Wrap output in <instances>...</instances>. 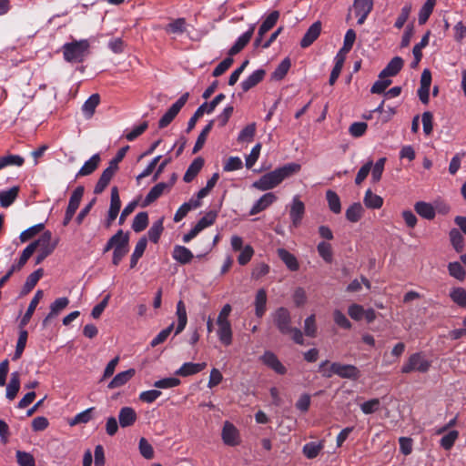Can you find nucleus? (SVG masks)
<instances>
[{"mask_svg":"<svg viewBox=\"0 0 466 466\" xmlns=\"http://www.w3.org/2000/svg\"><path fill=\"white\" fill-rule=\"evenodd\" d=\"M301 167L297 163H288L279 168L274 169L268 173H266L259 179L252 184V187L266 191L272 189L279 186L284 179L291 177L298 173Z\"/></svg>","mask_w":466,"mask_h":466,"instance_id":"nucleus-1","label":"nucleus"},{"mask_svg":"<svg viewBox=\"0 0 466 466\" xmlns=\"http://www.w3.org/2000/svg\"><path fill=\"white\" fill-rule=\"evenodd\" d=\"M273 322L280 333L289 334L292 339L299 345L304 343L303 333L298 328L291 327V316L287 308L279 307L271 314Z\"/></svg>","mask_w":466,"mask_h":466,"instance_id":"nucleus-2","label":"nucleus"},{"mask_svg":"<svg viewBox=\"0 0 466 466\" xmlns=\"http://www.w3.org/2000/svg\"><path fill=\"white\" fill-rule=\"evenodd\" d=\"M329 364L328 360L320 363L319 370L323 376L330 378L332 375H338L339 378L357 380L360 377V370L354 365L333 362L329 368L324 369Z\"/></svg>","mask_w":466,"mask_h":466,"instance_id":"nucleus-3","label":"nucleus"},{"mask_svg":"<svg viewBox=\"0 0 466 466\" xmlns=\"http://www.w3.org/2000/svg\"><path fill=\"white\" fill-rule=\"evenodd\" d=\"M90 44L87 39L73 41L63 46V54L69 63H81L89 53Z\"/></svg>","mask_w":466,"mask_h":466,"instance_id":"nucleus-4","label":"nucleus"},{"mask_svg":"<svg viewBox=\"0 0 466 466\" xmlns=\"http://www.w3.org/2000/svg\"><path fill=\"white\" fill-rule=\"evenodd\" d=\"M431 366V361L428 360L424 353L416 352L411 354L401 367V372L408 374L414 371L426 373Z\"/></svg>","mask_w":466,"mask_h":466,"instance_id":"nucleus-5","label":"nucleus"},{"mask_svg":"<svg viewBox=\"0 0 466 466\" xmlns=\"http://www.w3.org/2000/svg\"><path fill=\"white\" fill-rule=\"evenodd\" d=\"M189 97L188 93L183 94L163 115V116L159 119L158 127L159 128H164L167 127L173 119L177 116L181 108L185 106L187 99Z\"/></svg>","mask_w":466,"mask_h":466,"instance_id":"nucleus-6","label":"nucleus"},{"mask_svg":"<svg viewBox=\"0 0 466 466\" xmlns=\"http://www.w3.org/2000/svg\"><path fill=\"white\" fill-rule=\"evenodd\" d=\"M224 94H218L214 97V99L210 103H203L194 113V115L189 118L187 123V131H190L192 128H194L198 119L204 115V110L207 109V113L210 114L212 113L217 106L221 103L225 99Z\"/></svg>","mask_w":466,"mask_h":466,"instance_id":"nucleus-7","label":"nucleus"},{"mask_svg":"<svg viewBox=\"0 0 466 466\" xmlns=\"http://www.w3.org/2000/svg\"><path fill=\"white\" fill-rule=\"evenodd\" d=\"M31 245L34 246L35 251L37 249V251L43 252L44 254L49 256L55 250L57 245V240L53 241L52 233L46 230L37 240L33 241Z\"/></svg>","mask_w":466,"mask_h":466,"instance_id":"nucleus-8","label":"nucleus"},{"mask_svg":"<svg viewBox=\"0 0 466 466\" xmlns=\"http://www.w3.org/2000/svg\"><path fill=\"white\" fill-rule=\"evenodd\" d=\"M373 0H354L353 9L358 17V24L363 25L373 9Z\"/></svg>","mask_w":466,"mask_h":466,"instance_id":"nucleus-9","label":"nucleus"},{"mask_svg":"<svg viewBox=\"0 0 466 466\" xmlns=\"http://www.w3.org/2000/svg\"><path fill=\"white\" fill-rule=\"evenodd\" d=\"M221 438L223 442L228 446H237L240 442L238 429L228 421L224 423Z\"/></svg>","mask_w":466,"mask_h":466,"instance_id":"nucleus-10","label":"nucleus"},{"mask_svg":"<svg viewBox=\"0 0 466 466\" xmlns=\"http://www.w3.org/2000/svg\"><path fill=\"white\" fill-rule=\"evenodd\" d=\"M261 361L273 370L276 373L283 375L287 372L286 367L279 361L275 353L266 351L261 357Z\"/></svg>","mask_w":466,"mask_h":466,"instance_id":"nucleus-11","label":"nucleus"},{"mask_svg":"<svg viewBox=\"0 0 466 466\" xmlns=\"http://www.w3.org/2000/svg\"><path fill=\"white\" fill-rule=\"evenodd\" d=\"M216 324L218 340L226 347L231 345L233 340L231 322H216Z\"/></svg>","mask_w":466,"mask_h":466,"instance_id":"nucleus-12","label":"nucleus"},{"mask_svg":"<svg viewBox=\"0 0 466 466\" xmlns=\"http://www.w3.org/2000/svg\"><path fill=\"white\" fill-rule=\"evenodd\" d=\"M304 212V203L299 200L298 196H295L289 211L290 219L294 227H298L300 224Z\"/></svg>","mask_w":466,"mask_h":466,"instance_id":"nucleus-13","label":"nucleus"},{"mask_svg":"<svg viewBox=\"0 0 466 466\" xmlns=\"http://www.w3.org/2000/svg\"><path fill=\"white\" fill-rule=\"evenodd\" d=\"M255 30V25H251L249 29L242 34L236 41V43L230 47L228 50V55L230 56L238 54L250 41Z\"/></svg>","mask_w":466,"mask_h":466,"instance_id":"nucleus-14","label":"nucleus"},{"mask_svg":"<svg viewBox=\"0 0 466 466\" xmlns=\"http://www.w3.org/2000/svg\"><path fill=\"white\" fill-rule=\"evenodd\" d=\"M320 32L321 23L319 21L313 23L302 37L300 46L302 48L309 47L319 36Z\"/></svg>","mask_w":466,"mask_h":466,"instance_id":"nucleus-15","label":"nucleus"},{"mask_svg":"<svg viewBox=\"0 0 466 466\" xmlns=\"http://www.w3.org/2000/svg\"><path fill=\"white\" fill-rule=\"evenodd\" d=\"M137 420L136 410L131 407H123L118 413L119 425L122 428H127L135 424Z\"/></svg>","mask_w":466,"mask_h":466,"instance_id":"nucleus-16","label":"nucleus"},{"mask_svg":"<svg viewBox=\"0 0 466 466\" xmlns=\"http://www.w3.org/2000/svg\"><path fill=\"white\" fill-rule=\"evenodd\" d=\"M403 66V60L400 56L393 57L380 73L379 78H386L396 76Z\"/></svg>","mask_w":466,"mask_h":466,"instance_id":"nucleus-17","label":"nucleus"},{"mask_svg":"<svg viewBox=\"0 0 466 466\" xmlns=\"http://www.w3.org/2000/svg\"><path fill=\"white\" fill-rule=\"evenodd\" d=\"M207 366L206 362L202 363H193V362H185L178 370L175 371V375L181 377H187L194 374H197L202 371Z\"/></svg>","mask_w":466,"mask_h":466,"instance_id":"nucleus-18","label":"nucleus"},{"mask_svg":"<svg viewBox=\"0 0 466 466\" xmlns=\"http://www.w3.org/2000/svg\"><path fill=\"white\" fill-rule=\"evenodd\" d=\"M277 200V196L272 193H266L264 194L251 208L249 214L250 215H256L264 209H266L268 207H269L272 203H274Z\"/></svg>","mask_w":466,"mask_h":466,"instance_id":"nucleus-19","label":"nucleus"},{"mask_svg":"<svg viewBox=\"0 0 466 466\" xmlns=\"http://www.w3.org/2000/svg\"><path fill=\"white\" fill-rule=\"evenodd\" d=\"M68 304H69V299L66 297H62V298L56 299L50 305V312L43 320V326L46 327L47 325L48 321L51 319L57 316L64 309H66L67 307Z\"/></svg>","mask_w":466,"mask_h":466,"instance_id":"nucleus-20","label":"nucleus"},{"mask_svg":"<svg viewBox=\"0 0 466 466\" xmlns=\"http://www.w3.org/2000/svg\"><path fill=\"white\" fill-rule=\"evenodd\" d=\"M101 161L99 154L93 155L87 161L84 163L81 168L76 175V177H85L91 175L98 167Z\"/></svg>","mask_w":466,"mask_h":466,"instance_id":"nucleus-21","label":"nucleus"},{"mask_svg":"<svg viewBox=\"0 0 466 466\" xmlns=\"http://www.w3.org/2000/svg\"><path fill=\"white\" fill-rule=\"evenodd\" d=\"M414 209L419 216L421 218L431 220L436 216V210L434 207L428 202L425 201H418L414 205Z\"/></svg>","mask_w":466,"mask_h":466,"instance_id":"nucleus-22","label":"nucleus"},{"mask_svg":"<svg viewBox=\"0 0 466 466\" xmlns=\"http://www.w3.org/2000/svg\"><path fill=\"white\" fill-rule=\"evenodd\" d=\"M267 292L264 289H260L257 291L254 306L255 315L258 318H262L267 310Z\"/></svg>","mask_w":466,"mask_h":466,"instance_id":"nucleus-23","label":"nucleus"},{"mask_svg":"<svg viewBox=\"0 0 466 466\" xmlns=\"http://www.w3.org/2000/svg\"><path fill=\"white\" fill-rule=\"evenodd\" d=\"M167 34L180 35L187 30V22L185 18H177L171 20L164 26Z\"/></svg>","mask_w":466,"mask_h":466,"instance_id":"nucleus-24","label":"nucleus"},{"mask_svg":"<svg viewBox=\"0 0 466 466\" xmlns=\"http://www.w3.org/2000/svg\"><path fill=\"white\" fill-rule=\"evenodd\" d=\"M266 75L264 69H258L248 76L245 80L241 82V87L244 92L248 91L250 88L257 86L261 82Z\"/></svg>","mask_w":466,"mask_h":466,"instance_id":"nucleus-25","label":"nucleus"},{"mask_svg":"<svg viewBox=\"0 0 466 466\" xmlns=\"http://www.w3.org/2000/svg\"><path fill=\"white\" fill-rule=\"evenodd\" d=\"M43 291L37 290L34 296V298L31 299L29 306L27 308L26 312L23 316L21 321H20V328L23 329L30 320L32 318V315L34 314V311L35 310L40 299L43 298Z\"/></svg>","mask_w":466,"mask_h":466,"instance_id":"nucleus-26","label":"nucleus"},{"mask_svg":"<svg viewBox=\"0 0 466 466\" xmlns=\"http://www.w3.org/2000/svg\"><path fill=\"white\" fill-rule=\"evenodd\" d=\"M135 373L136 370L134 369H129L127 370L117 373L108 383V389H116L125 385L134 377Z\"/></svg>","mask_w":466,"mask_h":466,"instance_id":"nucleus-27","label":"nucleus"},{"mask_svg":"<svg viewBox=\"0 0 466 466\" xmlns=\"http://www.w3.org/2000/svg\"><path fill=\"white\" fill-rule=\"evenodd\" d=\"M20 389V376L17 371L11 374L10 380L6 385L5 397L9 400H15Z\"/></svg>","mask_w":466,"mask_h":466,"instance_id":"nucleus-28","label":"nucleus"},{"mask_svg":"<svg viewBox=\"0 0 466 466\" xmlns=\"http://www.w3.org/2000/svg\"><path fill=\"white\" fill-rule=\"evenodd\" d=\"M25 158L20 155L5 154L0 157V170L7 167H20L24 165Z\"/></svg>","mask_w":466,"mask_h":466,"instance_id":"nucleus-29","label":"nucleus"},{"mask_svg":"<svg viewBox=\"0 0 466 466\" xmlns=\"http://www.w3.org/2000/svg\"><path fill=\"white\" fill-rule=\"evenodd\" d=\"M203 166L204 159L202 157L195 158L187 167L184 175L183 180L187 183L191 182L202 169Z\"/></svg>","mask_w":466,"mask_h":466,"instance_id":"nucleus-30","label":"nucleus"},{"mask_svg":"<svg viewBox=\"0 0 466 466\" xmlns=\"http://www.w3.org/2000/svg\"><path fill=\"white\" fill-rule=\"evenodd\" d=\"M277 253L279 258L285 263L287 268L291 271L299 269V265L296 257L285 248H279Z\"/></svg>","mask_w":466,"mask_h":466,"instance_id":"nucleus-31","label":"nucleus"},{"mask_svg":"<svg viewBox=\"0 0 466 466\" xmlns=\"http://www.w3.org/2000/svg\"><path fill=\"white\" fill-rule=\"evenodd\" d=\"M116 171L114 167H106L101 174L94 189L95 194H100L107 187Z\"/></svg>","mask_w":466,"mask_h":466,"instance_id":"nucleus-32","label":"nucleus"},{"mask_svg":"<svg viewBox=\"0 0 466 466\" xmlns=\"http://www.w3.org/2000/svg\"><path fill=\"white\" fill-rule=\"evenodd\" d=\"M172 257L181 264H187L193 258V253L186 247L177 245L174 248Z\"/></svg>","mask_w":466,"mask_h":466,"instance_id":"nucleus-33","label":"nucleus"},{"mask_svg":"<svg viewBox=\"0 0 466 466\" xmlns=\"http://www.w3.org/2000/svg\"><path fill=\"white\" fill-rule=\"evenodd\" d=\"M201 206V202L198 200H194V198H191L188 202L184 203L180 206V208L177 210L175 216H174V221L179 222L182 220L187 213L198 207Z\"/></svg>","mask_w":466,"mask_h":466,"instance_id":"nucleus-34","label":"nucleus"},{"mask_svg":"<svg viewBox=\"0 0 466 466\" xmlns=\"http://www.w3.org/2000/svg\"><path fill=\"white\" fill-rule=\"evenodd\" d=\"M363 202L368 208L379 209L383 205V198L380 196L374 194L371 189H367Z\"/></svg>","mask_w":466,"mask_h":466,"instance_id":"nucleus-35","label":"nucleus"},{"mask_svg":"<svg viewBox=\"0 0 466 466\" xmlns=\"http://www.w3.org/2000/svg\"><path fill=\"white\" fill-rule=\"evenodd\" d=\"M19 192L18 187H13L8 190L0 191V204L3 208H8L16 199Z\"/></svg>","mask_w":466,"mask_h":466,"instance_id":"nucleus-36","label":"nucleus"},{"mask_svg":"<svg viewBox=\"0 0 466 466\" xmlns=\"http://www.w3.org/2000/svg\"><path fill=\"white\" fill-rule=\"evenodd\" d=\"M100 97L98 94L91 95L82 106L83 114L86 118L92 117L95 113L96 107L98 106Z\"/></svg>","mask_w":466,"mask_h":466,"instance_id":"nucleus-37","label":"nucleus"},{"mask_svg":"<svg viewBox=\"0 0 466 466\" xmlns=\"http://www.w3.org/2000/svg\"><path fill=\"white\" fill-rule=\"evenodd\" d=\"M324 448V441H310L306 443L303 446V454L308 459H314L316 458L320 451Z\"/></svg>","mask_w":466,"mask_h":466,"instance_id":"nucleus-38","label":"nucleus"},{"mask_svg":"<svg viewBox=\"0 0 466 466\" xmlns=\"http://www.w3.org/2000/svg\"><path fill=\"white\" fill-rule=\"evenodd\" d=\"M169 186L167 183L160 182L154 186L145 198V204L149 205L150 203L157 200L166 189H168Z\"/></svg>","mask_w":466,"mask_h":466,"instance_id":"nucleus-39","label":"nucleus"},{"mask_svg":"<svg viewBox=\"0 0 466 466\" xmlns=\"http://www.w3.org/2000/svg\"><path fill=\"white\" fill-rule=\"evenodd\" d=\"M147 240L146 238H141L137 241V243L135 247V249L133 251V254L131 256V258H130V268H134L137 266L138 259L143 256V254L146 250V248H147Z\"/></svg>","mask_w":466,"mask_h":466,"instance_id":"nucleus-40","label":"nucleus"},{"mask_svg":"<svg viewBox=\"0 0 466 466\" xmlns=\"http://www.w3.org/2000/svg\"><path fill=\"white\" fill-rule=\"evenodd\" d=\"M84 195V187L79 186L77 187L72 193L68 206L66 208V210H69L70 212L76 213V209L79 207L80 201Z\"/></svg>","mask_w":466,"mask_h":466,"instance_id":"nucleus-41","label":"nucleus"},{"mask_svg":"<svg viewBox=\"0 0 466 466\" xmlns=\"http://www.w3.org/2000/svg\"><path fill=\"white\" fill-rule=\"evenodd\" d=\"M437 0H427L419 12L418 22L424 25L431 15Z\"/></svg>","mask_w":466,"mask_h":466,"instance_id":"nucleus-42","label":"nucleus"},{"mask_svg":"<svg viewBox=\"0 0 466 466\" xmlns=\"http://www.w3.org/2000/svg\"><path fill=\"white\" fill-rule=\"evenodd\" d=\"M42 276H43L42 268H38L35 271L32 272L27 277L25 283L24 284L22 293L26 294V293L30 292L35 288V286L36 285V283L38 282V280L40 279V278Z\"/></svg>","mask_w":466,"mask_h":466,"instance_id":"nucleus-43","label":"nucleus"},{"mask_svg":"<svg viewBox=\"0 0 466 466\" xmlns=\"http://www.w3.org/2000/svg\"><path fill=\"white\" fill-rule=\"evenodd\" d=\"M279 17V11L271 12L260 25L258 29V35H265L267 32H268L276 25Z\"/></svg>","mask_w":466,"mask_h":466,"instance_id":"nucleus-44","label":"nucleus"},{"mask_svg":"<svg viewBox=\"0 0 466 466\" xmlns=\"http://www.w3.org/2000/svg\"><path fill=\"white\" fill-rule=\"evenodd\" d=\"M363 208L360 203H353L346 210V218L350 222H357L360 219Z\"/></svg>","mask_w":466,"mask_h":466,"instance_id":"nucleus-45","label":"nucleus"},{"mask_svg":"<svg viewBox=\"0 0 466 466\" xmlns=\"http://www.w3.org/2000/svg\"><path fill=\"white\" fill-rule=\"evenodd\" d=\"M450 239L452 247L457 252H461L464 248V238L457 228H452L450 233Z\"/></svg>","mask_w":466,"mask_h":466,"instance_id":"nucleus-46","label":"nucleus"},{"mask_svg":"<svg viewBox=\"0 0 466 466\" xmlns=\"http://www.w3.org/2000/svg\"><path fill=\"white\" fill-rule=\"evenodd\" d=\"M148 224V215L147 212H139L134 218L132 228L135 232L143 231Z\"/></svg>","mask_w":466,"mask_h":466,"instance_id":"nucleus-47","label":"nucleus"},{"mask_svg":"<svg viewBox=\"0 0 466 466\" xmlns=\"http://www.w3.org/2000/svg\"><path fill=\"white\" fill-rule=\"evenodd\" d=\"M291 63L289 58L283 59L280 64L277 66L275 71L272 73V79L281 80L285 77L290 68Z\"/></svg>","mask_w":466,"mask_h":466,"instance_id":"nucleus-48","label":"nucleus"},{"mask_svg":"<svg viewBox=\"0 0 466 466\" xmlns=\"http://www.w3.org/2000/svg\"><path fill=\"white\" fill-rule=\"evenodd\" d=\"M163 220H164V218H161L158 220H157L156 222H154L147 232L149 239L154 243H157L162 232H163V229H164Z\"/></svg>","mask_w":466,"mask_h":466,"instance_id":"nucleus-49","label":"nucleus"},{"mask_svg":"<svg viewBox=\"0 0 466 466\" xmlns=\"http://www.w3.org/2000/svg\"><path fill=\"white\" fill-rule=\"evenodd\" d=\"M385 163L386 157H380L375 164L372 163L370 173L373 183H377L381 179Z\"/></svg>","mask_w":466,"mask_h":466,"instance_id":"nucleus-50","label":"nucleus"},{"mask_svg":"<svg viewBox=\"0 0 466 466\" xmlns=\"http://www.w3.org/2000/svg\"><path fill=\"white\" fill-rule=\"evenodd\" d=\"M214 121L215 120H210L208 122V124L203 128V130L199 134V136L195 143L194 148H193L194 154L198 152L203 147V146L206 142L207 137L213 127Z\"/></svg>","mask_w":466,"mask_h":466,"instance_id":"nucleus-51","label":"nucleus"},{"mask_svg":"<svg viewBox=\"0 0 466 466\" xmlns=\"http://www.w3.org/2000/svg\"><path fill=\"white\" fill-rule=\"evenodd\" d=\"M451 300L460 307L466 308V290L463 288H454L450 292Z\"/></svg>","mask_w":466,"mask_h":466,"instance_id":"nucleus-52","label":"nucleus"},{"mask_svg":"<svg viewBox=\"0 0 466 466\" xmlns=\"http://www.w3.org/2000/svg\"><path fill=\"white\" fill-rule=\"evenodd\" d=\"M326 198L330 210L335 214H339L341 211V205L338 194L332 190H328L326 192Z\"/></svg>","mask_w":466,"mask_h":466,"instance_id":"nucleus-53","label":"nucleus"},{"mask_svg":"<svg viewBox=\"0 0 466 466\" xmlns=\"http://www.w3.org/2000/svg\"><path fill=\"white\" fill-rule=\"evenodd\" d=\"M45 228V225L43 223H39L36 225H34L27 229L21 232L19 238L21 242H26L33 238L35 235H37L39 232H41Z\"/></svg>","mask_w":466,"mask_h":466,"instance_id":"nucleus-54","label":"nucleus"},{"mask_svg":"<svg viewBox=\"0 0 466 466\" xmlns=\"http://www.w3.org/2000/svg\"><path fill=\"white\" fill-rule=\"evenodd\" d=\"M429 39H430V32L428 31L422 36L420 42L416 44L413 46L412 53H413V56H414V58H415L414 66L417 65L420 61V59L422 57L421 50H422V48H424L425 46H428Z\"/></svg>","mask_w":466,"mask_h":466,"instance_id":"nucleus-55","label":"nucleus"},{"mask_svg":"<svg viewBox=\"0 0 466 466\" xmlns=\"http://www.w3.org/2000/svg\"><path fill=\"white\" fill-rule=\"evenodd\" d=\"M256 133V124L251 123L246 126L238 134V142H250L253 140V137Z\"/></svg>","mask_w":466,"mask_h":466,"instance_id":"nucleus-56","label":"nucleus"},{"mask_svg":"<svg viewBox=\"0 0 466 466\" xmlns=\"http://www.w3.org/2000/svg\"><path fill=\"white\" fill-rule=\"evenodd\" d=\"M15 458L19 466H35V460L29 452L16 451Z\"/></svg>","mask_w":466,"mask_h":466,"instance_id":"nucleus-57","label":"nucleus"},{"mask_svg":"<svg viewBox=\"0 0 466 466\" xmlns=\"http://www.w3.org/2000/svg\"><path fill=\"white\" fill-rule=\"evenodd\" d=\"M140 454L147 460H151L154 457V450L152 445L144 437L140 438L138 443Z\"/></svg>","mask_w":466,"mask_h":466,"instance_id":"nucleus-58","label":"nucleus"},{"mask_svg":"<svg viewBox=\"0 0 466 466\" xmlns=\"http://www.w3.org/2000/svg\"><path fill=\"white\" fill-rule=\"evenodd\" d=\"M334 322L340 328L350 329L352 325L346 315L339 309H335L332 313Z\"/></svg>","mask_w":466,"mask_h":466,"instance_id":"nucleus-59","label":"nucleus"},{"mask_svg":"<svg viewBox=\"0 0 466 466\" xmlns=\"http://www.w3.org/2000/svg\"><path fill=\"white\" fill-rule=\"evenodd\" d=\"M459 437V432L455 430L449 431L446 435H444L441 441V446L444 450H450L454 445L456 440Z\"/></svg>","mask_w":466,"mask_h":466,"instance_id":"nucleus-60","label":"nucleus"},{"mask_svg":"<svg viewBox=\"0 0 466 466\" xmlns=\"http://www.w3.org/2000/svg\"><path fill=\"white\" fill-rule=\"evenodd\" d=\"M217 218V212L209 211L204 217H202L198 223L195 225L201 232L206 228L211 226Z\"/></svg>","mask_w":466,"mask_h":466,"instance_id":"nucleus-61","label":"nucleus"},{"mask_svg":"<svg viewBox=\"0 0 466 466\" xmlns=\"http://www.w3.org/2000/svg\"><path fill=\"white\" fill-rule=\"evenodd\" d=\"M319 255L328 263L332 261V249L329 243L322 241L317 247Z\"/></svg>","mask_w":466,"mask_h":466,"instance_id":"nucleus-62","label":"nucleus"},{"mask_svg":"<svg viewBox=\"0 0 466 466\" xmlns=\"http://www.w3.org/2000/svg\"><path fill=\"white\" fill-rule=\"evenodd\" d=\"M448 270L451 277L463 280L465 278V270L463 267L459 262H451L448 265Z\"/></svg>","mask_w":466,"mask_h":466,"instance_id":"nucleus-63","label":"nucleus"},{"mask_svg":"<svg viewBox=\"0 0 466 466\" xmlns=\"http://www.w3.org/2000/svg\"><path fill=\"white\" fill-rule=\"evenodd\" d=\"M243 162L239 157H230L227 159L223 166V170L226 172H231L241 169Z\"/></svg>","mask_w":466,"mask_h":466,"instance_id":"nucleus-64","label":"nucleus"}]
</instances>
